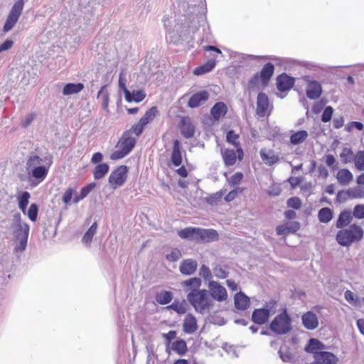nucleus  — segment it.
I'll use <instances>...</instances> for the list:
<instances>
[{"mask_svg": "<svg viewBox=\"0 0 364 364\" xmlns=\"http://www.w3.org/2000/svg\"><path fill=\"white\" fill-rule=\"evenodd\" d=\"M198 322L196 316L188 313L183 320V331L188 334H192L195 333L198 329Z\"/></svg>", "mask_w": 364, "mask_h": 364, "instance_id": "28", "label": "nucleus"}, {"mask_svg": "<svg viewBox=\"0 0 364 364\" xmlns=\"http://www.w3.org/2000/svg\"><path fill=\"white\" fill-rule=\"evenodd\" d=\"M223 196V191L221 190L215 193L210 194L205 198V201L210 205H218L222 200Z\"/></svg>", "mask_w": 364, "mask_h": 364, "instance_id": "48", "label": "nucleus"}, {"mask_svg": "<svg viewBox=\"0 0 364 364\" xmlns=\"http://www.w3.org/2000/svg\"><path fill=\"white\" fill-rule=\"evenodd\" d=\"M177 333L175 330H171L168 333H163V338L166 341V351L170 353L169 345L173 340L176 338Z\"/></svg>", "mask_w": 364, "mask_h": 364, "instance_id": "57", "label": "nucleus"}, {"mask_svg": "<svg viewBox=\"0 0 364 364\" xmlns=\"http://www.w3.org/2000/svg\"><path fill=\"white\" fill-rule=\"evenodd\" d=\"M146 97V93L142 90H136L129 91L124 95L125 100L128 102H136L139 103L144 100Z\"/></svg>", "mask_w": 364, "mask_h": 364, "instance_id": "39", "label": "nucleus"}, {"mask_svg": "<svg viewBox=\"0 0 364 364\" xmlns=\"http://www.w3.org/2000/svg\"><path fill=\"white\" fill-rule=\"evenodd\" d=\"M74 193H75V190L73 189V188L69 187L68 188L66 189L65 193L63 194L62 201L65 205L70 204L72 199L73 200V196Z\"/></svg>", "mask_w": 364, "mask_h": 364, "instance_id": "62", "label": "nucleus"}, {"mask_svg": "<svg viewBox=\"0 0 364 364\" xmlns=\"http://www.w3.org/2000/svg\"><path fill=\"white\" fill-rule=\"evenodd\" d=\"M199 274L205 281H209V282L211 281L210 279L212 278V273H211L210 268L207 265H205V264L201 265L200 270H199Z\"/></svg>", "mask_w": 364, "mask_h": 364, "instance_id": "61", "label": "nucleus"}, {"mask_svg": "<svg viewBox=\"0 0 364 364\" xmlns=\"http://www.w3.org/2000/svg\"><path fill=\"white\" fill-rule=\"evenodd\" d=\"M96 186L97 184L95 182H91L81 188L80 192L75 193L74 196L73 203L76 204L82 200L91 193V191L96 187Z\"/></svg>", "mask_w": 364, "mask_h": 364, "instance_id": "34", "label": "nucleus"}, {"mask_svg": "<svg viewBox=\"0 0 364 364\" xmlns=\"http://www.w3.org/2000/svg\"><path fill=\"white\" fill-rule=\"evenodd\" d=\"M198 268V263L193 259H183L179 265V271L181 274L190 276L193 274Z\"/></svg>", "mask_w": 364, "mask_h": 364, "instance_id": "25", "label": "nucleus"}, {"mask_svg": "<svg viewBox=\"0 0 364 364\" xmlns=\"http://www.w3.org/2000/svg\"><path fill=\"white\" fill-rule=\"evenodd\" d=\"M178 235L183 240L200 242H212L218 241L219 235L214 229H204L199 227H187L177 232Z\"/></svg>", "mask_w": 364, "mask_h": 364, "instance_id": "4", "label": "nucleus"}, {"mask_svg": "<svg viewBox=\"0 0 364 364\" xmlns=\"http://www.w3.org/2000/svg\"><path fill=\"white\" fill-rule=\"evenodd\" d=\"M353 215L357 219H364V204H358L355 205L353 211Z\"/></svg>", "mask_w": 364, "mask_h": 364, "instance_id": "64", "label": "nucleus"}, {"mask_svg": "<svg viewBox=\"0 0 364 364\" xmlns=\"http://www.w3.org/2000/svg\"><path fill=\"white\" fill-rule=\"evenodd\" d=\"M209 297L217 301L222 302L227 299L228 292L226 289L219 282L210 281L208 283Z\"/></svg>", "mask_w": 364, "mask_h": 364, "instance_id": "15", "label": "nucleus"}, {"mask_svg": "<svg viewBox=\"0 0 364 364\" xmlns=\"http://www.w3.org/2000/svg\"><path fill=\"white\" fill-rule=\"evenodd\" d=\"M170 161L176 167L180 166L183 162L182 146L178 139L173 141V149L170 156Z\"/></svg>", "mask_w": 364, "mask_h": 364, "instance_id": "21", "label": "nucleus"}, {"mask_svg": "<svg viewBox=\"0 0 364 364\" xmlns=\"http://www.w3.org/2000/svg\"><path fill=\"white\" fill-rule=\"evenodd\" d=\"M202 280L200 277H191L181 282V286L185 292L187 293L186 298L192 294H196L203 289H200Z\"/></svg>", "mask_w": 364, "mask_h": 364, "instance_id": "16", "label": "nucleus"}, {"mask_svg": "<svg viewBox=\"0 0 364 364\" xmlns=\"http://www.w3.org/2000/svg\"><path fill=\"white\" fill-rule=\"evenodd\" d=\"M109 165L108 163L97 164L93 169V177L95 180H100L109 173Z\"/></svg>", "mask_w": 364, "mask_h": 364, "instance_id": "42", "label": "nucleus"}, {"mask_svg": "<svg viewBox=\"0 0 364 364\" xmlns=\"http://www.w3.org/2000/svg\"><path fill=\"white\" fill-rule=\"evenodd\" d=\"M353 219V215H351V212L348 210H342L336 220V227L338 229H342L348 225H350Z\"/></svg>", "mask_w": 364, "mask_h": 364, "instance_id": "31", "label": "nucleus"}, {"mask_svg": "<svg viewBox=\"0 0 364 364\" xmlns=\"http://www.w3.org/2000/svg\"><path fill=\"white\" fill-rule=\"evenodd\" d=\"M176 3L174 26L168 28V17L164 16L163 18L170 41L174 44L189 42L193 39V34L202 27L201 42L212 43L213 36L206 21L205 0H176Z\"/></svg>", "mask_w": 364, "mask_h": 364, "instance_id": "1", "label": "nucleus"}, {"mask_svg": "<svg viewBox=\"0 0 364 364\" xmlns=\"http://www.w3.org/2000/svg\"><path fill=\"white\" fill-rule=\"evenodd\" d=\"M245 60H257V59H262V60H269L274 62H278L279 63H282V59L279 57L275 55H255L247 54L246 57L244 58Z\"/></svg>", "mask_w": 364, "mask_h": 364, "instance_id": "50", "label": "nucleus"}, {"mask_svg": "<svg viewBox=\"0 0 364 364\" xmlns=\"http://www.w3.org/2000/svg\"><path fill=\"white\" fill-rule=\"evenodd\" d=\"M171 349L179 355H184L188 351L186 341L183 338H177L171 343Z\"/></svg>", "mask_w": 364, "mask_h": 364, "instance_id": "41", "label": "nucleus"}, {"mask_svg": "<svg viewBox=\"0 0 364 364\" xmlns=\"http://www.w3.org/2000/svg\"><path fill=\"white\" fill-rule=\"evenodd\" d=\"M314 362L318 364H337L338 358L333 353L323 350Z\"/></svg>", "mask_w": 364, "mask_h": 364, "instance_id": "29", "label": "nucleus"}, {"mask_svg": "<svg viewBox=\"0 0 364 364\" xmlns=\"http://www.w3.org/2000/svg\"><path fill=\"white\" fill-rule=\"evenodd\" d=\"M129 167L126 165L117 166L110 173L108 182L112 188L116 189L122 186L127 181Z\"/></svg>", "mask_w": 364, "mask_h": 364, "instance_id": "11", "label": "nucleus"}, {"mask_svg": "<svg viewBox=\"0 0 364 364\" xmlns=\"http://www.w3.org/2000/svg\"><path fill=\"white\" fill-rule=\"evenodd\" d=\"M272 105L269 103L268 95L259 92L257 97L256 114L259 117H268L271 114Z\"/></svg>", "mask_w": 364, "mask_h": 364, "instance_id": "13", "label": "nucleus"}, {"mask_svg": "<svg viewBox=\"0 0 364 364\" xmlns=\"http://www.w3.org/2000/svg\"><path fill=\"white\" fill-rule=\"evenodd\" d=\"M210 94L206 90H201L193 93L189 98L187 105L188 107L194 109L200 107L208 100Z\"/></svg>", "mask_w": 364, "mask_h": 364, "instance_id": "17", "label": "nucleus"}, {"mask_svg": "<svg viewBox=\"0 0 364 364\" xmlns=\"http://www.w3.org/2000/svg\"><path fill=\"white\" fill-rule=\"evenodd\" d=\"M364 235L363 228L358 224H350L348 228H342L336 235L337 243L342 247H350L353 243L360 242Z\"/></svg>", "mask_w": 364, "mask_h": 364, "instance_id": "6", "label": "nucleus"}, {"mask_svg": "<svg viewBox=\"0 0 364 364\" xmlns=\"http://www.w3.org/2000/svg\"><path fill=\"white\" fill-rule=\"evenodd\" d=\"M333 218V211L328 207L321 208L318 212V219L321 223H328Z\"/></svg>", "mask_w": 364, "mask_h": 364, "instance_id": "44", "label": "nucleus"}, {"mask_svg": "<svg viewBox=\"0 0 364 364\" xmlns=\"http://www.w3.org/2000/svg\"><path fill=\"white\" fill-rule=\"evenodd\" d=\"M340 157L342 163L344 164L350 162L353 157L352 149L350 147H344L340 154Z\"/></svg>", "mask_w": 364, "mask_h": 364, "instance_id": "51", "label": "nucleus"}, {"mask_svg": "<svg viewBox=\"0 0 364 364\" xmlns=\"http://www.w3.org/2000/svg\"><path fill=\"white\" fill-rule=\"evenodd\" d=\"M39 213V205L36 203H33L30 205L28 208H26V213L28 219L32 222H36L38 219Z\"/></svg>", "mask_w": 364, "mask_h": 364, "instance_id": "46", "label": "nucleus"}, {"mask_svg": "<svg viewBox=\"0 0 364 364\" xmlns=\"http://www.w3.org/2000/svg\"><path fill=\"white\" fill-rule=\"evenodd\" d=\"M25 4V0H17L13 4L6 21L4 24L2 31L6 33L12 30V28L17 23L22 12Z\"/></svg>", "mask_w": 364, "mask_h": 364, "instance_id": "10", "label": "nucleus"}, {"mask_svg": "<svg viewBox=\"0 0 364 364\" xmlns=\"http://www.w3.org/2000/svg\"><path fill=\"white\" fill-rule=\"evenodd\" d=\"M287 205L289 208H291L294 210H299L301 207L302 202L299 197L292 196L287 200Z\"/></svg>", "mask_w": 364, "mask_h": 364, "instance_id": "59", "label": "nucleus"}, {"mask_svg": "<svg viewBox=\"0 0 364 364\" xmlns=\"http://www.w3.org/2000/svg\"><path fill=\"white\" fill-rule=\"evenodd\" d=\"M30 198L31 194L26 191H21L17 195L18 206L23 214L26 213V208H28Z\"/></svg>", "mask_w": 364, "mask_h": 364, "instance_id": "38", "label": "nucleus"}, {"mask_svg": "<svg viewBox=\"0 0 364 364\" xmlns=\"http://www.w3.org/2000/svg\"><path fill=\"white\" fill-rule=\"evenodd\" d=\"M84 88L82 82H68L64 85L62 93L65 96L72 95L80 92Z\"/></svg>", "mask_w": 364, "mask_h": 364, "instance_id": "32", "label": "nucleus"}, {"mask_svg": "<svg viewBox=\"0 0 364 364\" xmlns=\"http://www.w3.org/2000/svg\"><path fill=\"white\" fill-rule=\"evenodd\" d=\"M182 257L181 251L178 248H173L170 253L166 254L165 258L170 262H175Z\"/></svg>", "mask_w": 364, "mask_h": 364, "instance_id": "55", "label": "nucleus"}, {"mask_svg": "<svg viewBox=\"0 0 364 364\" xmlns=\"http://www.w3.org/2000/svg\"><path fill=\"white\" fill-rule=\"evenodd\" d=\"M301 228L299 221H288L276 227V234L279 236H286L289 234L296 233Z\"/></svg>", "mask_w": 364, "mask_h": 364, "instance_id": "18", "label": "nucleus"}, {"mask_svg": "<svg viewBox=\"0 0 364 364\" xmlns=\"http://www.w3.org/2000/svg\"><path fill=\"white\" fill-rule=\"evenodd\" d=\"M166 310H173L178 315H183L188 311V306L186 301L183 300L180 301L178 299H175L173 302L165 307Z\"/></svg>", "mask_w": 364, "mask_h": 364, "instance_id": "36", "label": "nucleus"}, {"mask_svg": "<svg viewBox=\"0 0 364 364\" xmlns=\"http://www.w3.org/2000/svg\"><path fill=\"white\" fill-rule=\"evenodd\" d=\"M308 136V132L304 129L296 132L292 131L290 135L289 141L292 145H299L307 139Z\"/></svg>", "mask_w": 364, "mask_h": 364, "instance_id": "37", "label": "nucleus"}, {"mask_svg": "<svg viewBox=\"0 0 364 364\" xmlns=\"http://www.w3.org/2000/svg\"><path fill=\"white\" fill-rule=\"evenodd\" d=\"M326 348H327V346L322 341L318 338H311L306 344L304 350L308 353L312 354L314 359H316L318 355Z\"/></svg>", "mask_w": 364, "mask_h": 364, "instance_id": "19", "label": "nucleus"}, {"mask_svg": "<svg viewBox=\"0 0 364 364\" xmlns=\"http://www.w3.org/2000/svg\"><path fill=\"white\" fill-rule=\"evenodd\" d=\"M345 299L350 304L357 306L360 304L359 297L350 290L347 289L344 292Z\"/></svg>", "mask_w": 364, "mask_h": 364, "instance_id": "52", "label": "nucleus"}, {"mask_svg": "<svg viewBox=\"0 0 364 364\" xmlns=\"http://www.w3.org/2000/svg\"><path fill=\"white\" fill-rule=\"evenodd\" d=\"M187 300L195 311L202 315L209 312L213 306V301L209 297L208 290L205 289L191 294L187 297Z\"/></svg>", "mask_w": 364, "mask_h": 364, "instance_id": "9", "label": "nucleus"}, {"mask_svg": "<svg viewBox=\"0 0 364 364\" xmlns=\"http://www.w3.org/2000/svg\"><path fill=\"white\" fill-rule=\"evenodd\" d=\"M136 144V139L132 136L129 132L124 131L115 146L118 149L110 154V159L117 161L124 158L133 151Z\"/></svg>", "mask_w": 364, "mask_h": 364, "instance_id": "7", "label": "nucleus"}, {"mask_svg": "<svg viewBox=\"0 0 364 364\" xmlns=\"http://www.w3.org/2000/svg\"><path fill=\"white\" fill-rule=\"evenodd\" d=\"M53 164V156L46 153L43 157L31 154L26 162L27 181L31 187H36L47 177L49 169Z\"/></svg>", "mask_w": 364, "mask_h": 364, "instance_id": "2", "label": "nucleus"}, {"mask_svg": "<svg viewBox=\"0 0 364 364\" xmlns=\"http://www.w3.org/2000/svg\"><path fill=\"white\" fill-rule=\"evenodd\" d=\"M228 111L227 105L223 102H217L211 107L210 114L213 122H218L224 117Z\"/></svg>", "mask_w": 364, "mask_h": 364, "instance_id": "23", "label": "nucleus"}, {"mask_svg": "<svg viewBox=\"0 0 364 364\" xmlns=\"http://www.w3.org/2000/svg\"><path fill=\"white\" fill-rule=\"evenodd\" d=\"M181 134L186 139L193 137L196 132V127L192 123L189 117H183L179 122Z\"/></svg>", "mask_w": 364, "mask_h": 364, "instance_id": "20", "label": "nucleus"}, {"mask_svg": "<svg viewBox=\"0 0 364 364\" xmlns=\"http://www.w3.org/2000/svg\"><path fill=\"white\" fill-rule=\"evenodd\" d=\"M11 229L14 245V254L17 255L24 252L28 245L30 226L22 221L21 215L18 212L13 215Z\"/></svg>", "mask_w": 364, "mask_h": 364, "instance_id": "3", "label": "nucleus"}, {"mask_svg": "<svg viewBox=\"0 0 364 364\" xmlns=\"http://www.w3.org/2000/svg\"><path fill=\"white\" fill-rule=\"evenodd\" d=\"M269 313L266 308H258L254 309L252 313L251 320L257 325H263L267 323L270 318Z\"/></svg>", "mask_w": 364, "mask_h": 364, "instance_id": "24", "label": "nucleus"}, {"mask_svg": "<svg viewBox=\"0 0 364 364\" xmlns=\"http://www.w3.org/2000/svg\"><path fill=\"white\" fill-rule=\"evenodd\" d=\"M301 78L306 83V97L309 99L314 100L318 99L323 93V88L321 82L312 79V77L309 75H303Z\"/></svg>", "mask_w": 364, "mask_h": 364, "instance_id": "12", "label": "nucleus"}, {"mask_svg": "<svg viewBox=\"0 0 364 364\" xmlns=\"http://www.w3.org/2000/svg\"><path fill=\"white\" fill-rule=\"evenodd\" d=\"M146 126L141 119H139L137 123L133 124L129 130L126 131L129 132L130 134H134L136 136H139L142 134Z\"/></svg>", "mask_w": 364, "mask_h": 364, "instance_id": "47", "label": "nucleus"}, {"mask_svg": "<svg viewBox=\"0 0 364 364\" xmlns=\"http://www.w3.org/2000/svg\"><path fill=\"white\" fill-rule=\"evenodd\" d=\"M355 167L358 171H364V151H358L354 158Z\"/></svg>", "mask_w": 364, "mask_h": 364, "instance_id": "53", "label": "nucleus"}, {"mask_svg": "<svg viewBox=\"0 0 364 364\" xmlns=\"http://www.w3.org/2000/svg\"><path fill=\"white\" fill-rule=\"evenodd\" d=\"M349 199L364 198V191L360 187L355 186L346 190Z\"/></svg>", "mask_w": 364, "mask_h": 364, "instance_id": "49", "label": "nucleus"}, {"mask_svg": "<svg viewBox=\"0 0 364 364\" xmlns=\"http://www.w3.org/2000/svg\"><path fill=\"white\" fill-rule=\"evenodd\" d=\"M275 70L274 65L268 62L265 63L261 70L256 72L247 82V87L250 91L258 90L259 86L262 89L266 88L274 75Z\"/></svg>", "mask_w": 364, "mask_h": 364, "instance_id": "5", "label": "nucleus"}, {"mask_svg": "<svg viewBox=\"0 0 364 364\" xmlns=\"http://www.w3.org/2000/svg\"><path fill=\"white\" fill-rule=\"evenodd\" d=\"M278 354L281 360L284 363H291L293 361L294 355L290 352L289 348L287 347L286 348L285 351H283L281 348L278 351Z\"/></svg>", "mask_w": 364, "mask_h": 364, "instance_id": "56", "label": "nucleus"}, {"mask_svg": "<svg viewBox=\"0 0 364 364\" xmlns=\"http://www.w3.org/2000/svg\"><path fill=\"white\" fill-rule=\"evenodd\" d=\"M213 272L215 276L219 279H225L229 275V272L220 264L215 266Z\"/></svg>", "mask_w": 364, "mask_h": 364, "instance_id": "60", "label": "nucleus"}, {"mask_svg": "<svg viewBox=\"0 0 364 364\" xmlns=\"http://www.w3.org/2000/svg\"><path fill=\"white\" fill-rule=\"evenodd\" d=\"M260 157L264 163L267 166H272L279 161V156L274 154V151L269 149L268 151L262 149L259 151Z\"/></svg>", "mask_w": 364, "mask_h": 364, "instance_id": "30", "label": "nucleus"}, {"mask_svg": "<svg viewBox=\"0 0 364 364\" xmlns=\"http://www.w3.org/2000/svg\"><path fill=\"white\" fill-rule=\"evenodd\" d=\"M224 164L226 166H233L237 161L236 152L233 149H225L221 151Z\"/></svg>", "mask_w": 364, "mask_h": 364, "instance_id": "40", "label": "nucleus"}, {"mask_svg": "<svg viewBox=\"0 0 364 364\" xmlns=\"http://www.w3.org/2000/svg\"><path fill=\"white\" fill-rule=\"evenodd\" d=\"M333 112L334 109L332 106H326L321 116V122L323 123L329 122L332 119Z\"/></svg>", "mask_w": 364, "mask_h": 364, "instance_id": "54", "label": "nucleus"}, {"mask_svg": "<svg viewBox=\"0 0 364 364\" xmlns=\"http://www.w3.org/2000/svg\"><path fill=\"white\" fill-rule=\"evenodd\" d=\"M269 330L276 335H286L291 331L292 318L287 308L277 314L269 323Z\"/></svg>", "mask_w": 364, "mask_h": 364, "instance_id": "8", "label": "nucleus"}, {"mask_svg": "<svg viewBox=\"0 0 364 364\" xmlns=\"http://www.w3.org/2000/svg\"><path fill=\"white\" fill-rule=\"evenodd\" d=\"M173 299V294L168 290H162L156 292L155 295L156 301L160 305H168Z\"/></svg>", "mask_w": 364, "mask_h": 364, "instance_id": "35", "label": "nucleus"}, {"mask_svg": "<svg viewBox=\"0 0 364 364\" xmlns=\"http://www.w3.org/2000/svg\"><path fill=\"white\" fill-rule=\"evenodd\" d=\"M296 78L287 73H282L276 77V87L280 92H288L294 86Z\"/></svg>", "mask_w": 364, "mask_h": 364, "instance_id": "14", "label": "nucleus"}, {"mask_svg": "<svg viewBox=\"0 0 364 364\" xmlns=\"http://www.w3.org/2000/svg\"><path fill=\"white\" fill-rule=\"evenodd\" d=\"M301 323L307 330H315L318 328L319 322L316 314L312 311H308L301 316Z\"/></svg>", "mask_w": 364, "mask_h": 364, "instance_id": "22", "label": "nucleus"}, {"mask_svg": "<svg viewBox=\"0 0 364 364\" xmlns=\"http://www.w3.org/2000/svg\"><path fill=\"white\" fill-rule=\"evenodd\" d=\"M239 137V134H237L233 129H230L226 133V141L236 148L238 152V159L239 160H242L244 154L242 148L238 141Z\"/></svg>", "mask_w": 364, "mask_h": 364, "instance_id": "27", "label": "nucleus"}, {"mask_svg": "<svg viewBox=\"0 0 364 364\" xmlns=\"http://www.w3.org/2000/svg\"><path fill=\"white\" fill-rule=\"evenodd\" d=\"M216 65L215 59H210L206 63L196 67L193 73L196 76H200L211 72Z\"/></svg>", "mask_w": 364, "mask_h": 364, "instance_id": "33", "label": "nucleus"}, {"mask_svg": "<svg viewBox=\"0 0 364 364\" xmlns=\"http://www.w3.org/2000/svg\"><path fill=\"white\" fill-rule=\"evenodd\" d=\"M159 114V109L156 106H152L146 111L142 117L140 118L146 125H148Z\"/></svg>", "mask_w": 364, "mask_h": 364, "instance_id": "45", "label": "nucleus"}, {"mask_svg": "<svg viewBox=\"0 0 364 364\" xmlns=\"http://www.w3.org/2000/svg\"><path fill=\"white\" fill-rule=\"evenodd\" d=\"M336 178L341 185H348L353 181V176L348 168H342L337 173Z\"/></svg>", "mask_w": 364, "mask_h": 364, "instance_id": "43", "label": "nucleus"}, {"mask_svg": "<svg viewBox=\"0 0 364 364\" xmlns=\"http://www.w3.org/2000/svg\"><path fill=\"white\" fill-rule=\"evenodd\" d=\"M298 65L302 68H305L312 71H316L319 69H322V67L319 64L311 61H299L298 63Z\"/></svg>", "mask_w": 364, "mask_h": 364, "instance_id": "58", "label": "nucleus"}, {"mask_svg": "<svg viewBox=\"0 0 364 364\" xmlns=\"http://www.w3.org/2000/svg\"><path fill=\"white\" fill-rule=\"evenodd\" d=\"M243 173L242 172L235 173L228 180L229 184L231 186H235L240 184L243 178Z\"/></svg>", "mask_w": 364, "mask_h": 364, "instance_id": "63", "label": "nucleus"}, {"mask_svg": "<svg viewBox=\"0 0 364 364\" xmlns=\"http://www.w3.org/2000/svg\"><path fill=\"white\" fill-rule=\"evenodd\" d=\"M234 304L237 310L245 311L250 306V299L243 291H240L234 296Z\"/></svg>", "mask_w": 364, "mask_h": 364, "instance_id": "26", "label": "nucleus"}]
</instances>
